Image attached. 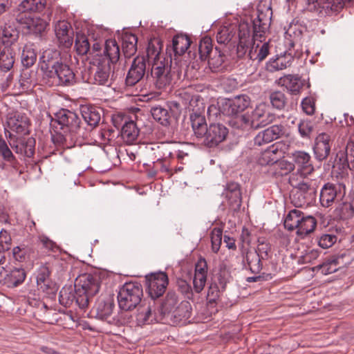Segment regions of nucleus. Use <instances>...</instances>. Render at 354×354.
<instances>
[{
  "label": "nucleus",
  "instance_id": "nucleus-31",
  "mask_svg": "<svg viewBox=\"0 0 354 354\" xmlns=\"http://www.w3.org/2000/svg\"><path fill=\"white\" fill-rule=\"evenodd\" d=\"M230 51L221 46H215L214 50L208 56L207 62L209 68L212 72H217L221 70L223 64L226 58V54Z\"/></svg>",
  "mask_w": 354,
  "mask_h": 354
},
{
  "label": "nucleus",
  "instance_id": "nucleus-32",
  "mask_svg": "<svg viewBox=\"0 0 354 354\" xmlns=\"http://www.w3.org/2000/svg\"><path fill=\"white\" fill-rule=\"evenodd\" d=\"M120 57V48L115 39H108L104 42V49L103 51V57L99 60L105 59L106 63L116 64Z\"/></svg>",
  "mask_w": 354,
  "mask_h": 354
},
{
  "label": "nucleus",
  "instance_id": "nucleus-46",
  "mask_svg": "<svg viewBox=\"0 0 354 354\" xmlns=\"http://www.w3.org/2000/svg\"><path fill=\"white\" fill-rule=\"evenodd\" d=\"M63 63L62 59L61 62H39L40 69L42 72V76L44 80H48V81L51 79L55 80V71L61 64Z\"/></svg>",
  "mask_w": 354,
  "mask_h": 354
},
{
  "label": "nucleus",
  "instance_id": "nucleus-40",
  "mask_svg": "<svg viewBox=\"0 0 354 354\" xmlns=\"http://www.w3.org/2000/svg\"><path fill=\"white\" fill-rule=\"evenodd\" d=\"M139 129L136 123L132 120H125L122 126L120 133L122 139L127 144H133L138 138Z\"/></svg>",
  "mask_w": 354,
  "mask_h": 354
},
{
  "label": "nucleus",
  "instance_id": "nucleus-18",
  "mask_svg": "<svg viewBox=\"0 0 354 354\" xmlns=\"http://www.w3.org/2000/svg\"><path fill=\"white\" fill-rule=\"evenodd\" d=\"M8 127L18 134L29 136L32 123L30 119L25 113L15 111L12 113L7 120Z\"/></svg>",
  "mask_w": 354,
  "mask_h": 354
},
{
  "label": "nucleus",
  "instance_id": "nucleus-43",
  "mask_svg": "<svg viewBox=\"0 0 354 354\" xmlns=\"http://www.w3.org/2000/svg\"><path fill=\"white\" fill-rule=\"evenodd\" d=\"M263 255H260L257 251H248L245 255L247 266L250 272L253 274H259L263 269L261 260L264 259Z\"/></svg>",
  "mask_w": 354,
  "mask_h": 354
},
{
  "label": "nucleus",
  "instance_id": "nucleus-38",
  "mask_svg": "<svg viewBox=\"0 0 354 354\" xmlns=\"http://www.w3.org/2000/svg\"><path fill=\"white\" fill-rule=\"evenodd\" d=\"M281 154V151L272 145L260 153L257 162L261 166H275L276 162L279 160V155Z\"/></svg>",
  "mask_w": 354,
  "mask_h": 354
},
{
  "label": "nucleus",
  "instance_id": "nucleus-50",
  "mask_svg": "<svg viewBox=\"0 0 354 354\" xmlns=\"http://www.w3.org/2000/svg\"><path fill=\"white\" fill-rule=\"evenodd\" d=\"M37 58L36 50L31 46L25 45L21 55V62L24 67L29 68L32 66Z\"/></svg>",
  "mask_w": 354,
  "mask_h": 354
},
{
  "label": "nucleus",
  "instance_id": "nucleus-13",
  "mask_svg": "<svg viewBox=\"0 0 354 354\" xmlns=\"http://www.w3.org/2000/svg\"><path fill=\"white\" fill-rule=\"evenodd\" d=\"M229 135L228 128L221 122H211L205 136L203 144L208 148H215L225 142Z\"/></svg>",
  "mask_w": 354,
  "mask_h": 354
},
{
  "label": "nucleus",
  "instance_id": "nucleus-54",
  "mask_svg": "<svg viewBox=\"0 0 354 354\" xmlns=\"http://www.w3.org/2000/svg\"><path fill=\"white\" fill-rule=\"evenodd\" d=\"M75 48L78 55H84L90 51V43L84 33H77Z\"/></svg>",
  "mask_w": 354,
  "mask_h": 354
},
{
  "label": "nucleus",
  "instance_id": "nucleus-22",
  "mask_svg": "<svg viewBox=\"0 0 354 354\" xmlns=\"http://www.w3.org/2000/svg\"><path fill=\"white\" fill-rule=\"evenodd\" d=\"M331 137L326 133H319L315 140L313 152L315 158L319 162L326 160L332 152Z\"/></svg>",
  "mask_w": 354,
  "mask_h": 354
},
{
  "label": "nucleus",
  "instance_id": "nucleus-34",
  "mask_svg": "<svg viewBox=\"0 0 354 354\" xmlns=\"http://www.w3.org/2000/svg\"><path fill=\"white\" fill-rule=\"evenodd\" d=\"M46 5V0H23L18 5L15 12L17 14L32 15V13L42 12Z\"/></svg>",
  "mask_w": 354,
  "mask_h": 354
},
{
  "label": "nucleus",
  "instance_id": "nucleus-35",
  "mask_svg": "<svg viewBox=\"0 0 354 354\" xmlns=\"http://www.w3.org/2000/svg\"><path fill=\"white\" fill-rule=\"evenodd\" d=\"M95 61L97 62V65L92 83L98 85H105L110 75L111 64L108 62L106 63L105 59L104 60L96 59Z\"/></svg>",
  "mask_w": 354,
  "mask_h": 354
},
{
  "label": "nucleus",
  "instance_id": "nucleus-33",
  "mask_svg": "<svg viewBox=\"0 0 354 354\" xmlns=\"http://www.w3.org/2000/svg\"><path fill=\"white\" fill-rule=\"evenodd\" d=\"M294 57L288 52L283 55H276L275 58H271L266 65L268 71L273 73L277 71L283 70L291 65Z\"/></svg>",
  "mask_w": 354,
  "mask_h": 354
},
{
  "label": "nucleus",
  "instance_id": "nucleus-14",
  "mask_svg": "<svg viewBox=\"0 0 354 354\" xmlns=\"http://www.w3.org/2000/svg\"><path fill=\"white\" fill-rule=\"evenodd\" d=\"M263 9L259 6L257 8V16L255 19H250V22L252 24V39H259L261 41V38L264 36L266 31L269 29L270 26L271 17L272 15V10L270 7H266L263 6Z\"/></svg>",
  "mask_w": 354,
  "mask_h": 354
},
{
  "label": "nucleus",
  "instance_id": "nucleus-17",
  "mask_svg": "<svg viewBox=\"0 0 354 354\" xmlns=\"http://www.w3.org/2000/svg\"><path fill=\"white\" fill-rule=\"evenodd\" d=\"M192 43L191 38L187 34L178 33L173 37L171 44H167L166 48V54L170 58L171 65L173 63L172 55L174 56V60L176 61L177 57L187 52Z\"/></svg>",
  "mask_w": 354,
  "mask_h": 354
},
{
  "label": "nucleus",
  "instance_id": "nucleus-8",
  "mask_svg": "<svg viewBox=\"0 0 354 354\" xmlns=\"http://www.w3.org/2000/svg\"><path fill=\"white\" fill-rule=\"evenodd\" d=\"M221 113L223 116L237 118L241 113L250 106V97L245 94L231 98H220Z\"/></svg>",
  "mask_w": 354,
  "mask_h": 354
},
{
  "label": "nucleus",
  "instance_id": "nucleus-39",
  "mask_svg": "<svg viewBox=\"0 0 354 354\" xmlns=\"http://www.w3.org/2000/svg\"><path fill=\"white\" fill-rule=\"evenodd\" d=\"M338 187L337 185L327 183L322 187L320 194L319 201L323 207H328L332 205L337 194Z\"/></svg>",
  "mask_w": 354,
  "mask_h": 354
},
{
  "label": "nucleus",
  "instance_id": "nucleus-58",
  "mask_svg": "<svg viewBox=\"0 0 354 354\" xmlns=\"http://www.w3.org/2000/svg\"><path fill=\"white\" fill-rule=\"evenodd\" d=\"M248 41H249L235 38L233 43L230 45V51L232 50H236V55L239 58L243 57L248 48Z\"/></svg>",
  "mask_w": 354,
  "mask_h": 354
},
{
  "label": "nucleus",
  "instance_id": "nucleus-49",
  "mask_svg": "<svg viewBox=\"0 0 354 354\" xmlns=\"http://www.w3.org/2000/svg\"><path fill=\"white\" fill-rule=\"evenodd\" d=\"M230 272L225 264L219 265L218 272L214 274V282L216 283L222 291L226 288L227 283L230 281Z\"/></svg>",
  "mask_w": 354,
  "mask_h": 354
},
{
  "label": "nucleus",
  "instance_id": "nucleus-15",
  "mask_svg": "<svg viewBox=\"0 0 354 354\" xmlns=\"http://www.w3.org/2000/svg\"><path fill=\"white\" fill-rule=\"evenodd\" d=\"M27 272L22 267H13L9 270L1 268L0 270V286L8 288H15L23 283Z\"/></svg>",
  "mask_w": 354,
  "mask_h": 354
},
{
  "label": "nucleus",
  "instance_id": "nucleus-16",
  "mask_svg": "<svg viewBox=\"0 0 354 354\" xmlns=\"http://www.w3.org/2000/svg\"><path fill=\"white\" fill-rule=\"evenodd\" d=\"M146 62L145 55H138L134 57L125 78L127 86H134L146 76Z\"/></svg>",
  "mask_w": 354,
  "mask_h": 354
},
{
  "label": "nucleus",
  "instance_id": "nucleus-10",
  "mask_svg": "<svg viewBox=\"0 0 354 354\" xmlns=\"http://www.w3.org/2000/svg\"><path fill=\"white\" fill-rule=\"evenodd\" d=\"M114 294L111 292L102 293L96 299L89 312V317L100 320H106L113 313L115 308Z\"/></svg>",
  "mask_w": 354,
  "mask_h": 354
},
{
  "label": "nucleus",
  "instance_id": "nucleus-59",
  "mask_svg": "<svg viewBox=\"0 0 354 354\" xmlns=\"http://www.w3.org/2000/svg\"><path fill=\"white\" fill-rule=\"evenodd\" d=\"M51 270L46 265H42L39 267L36 277L37 286H39L43 283L52 281L50 279Z\"/></svg>",
  "mask_w": 354,
  "mask_h": 354
},
{
  "label": "nucleus",
  "instance_id": "nucleus-51",
  "mask_svg": "<svg viewBox=\"0 0 354 354\" xmlns=\"http://www.w3.org/2000/svg\"><path fill=\"white\" fill-rule=\"evenodd\" d=\"M293 160L299 169H306L308 171V173L314 171V168L310 162V156L308 153L300 151H296L293 153Z\"/></svg>",
  "mask_w": 354,
  "mask_h": 354
},
{
  "label": "nucleus",
  "instance_id": "nucleus-19",
  "mask_svg": "<svg viewBox=\"0 0 354 354\" xmlns=\"http://www.w3.org/2000/svg\"><path fill=\"white\" fill-rule=\"evenodd\" d=\"M80 114L86 125L88 133L99 125L104 109L93 104H84L80 107Z\"/></svg>",
  "mask_w": 354,
  "mask_h": 354
},
{
  "label": "nucleus",
  "instance_id": "nucleus-7",
  "mask_svg": "<svg viewBox=\"0 0 354 354\" xmlns=\"http://www.w3.org/2000/svg\"><path fill=\"white\" fill-rule=\"evenodd\" d=\"M15 21L21 25V28L24 35H33L40 39L43 38L46 33L49 23L39 17H32L26 14L14 13Z\"/></svg>",
  "mask_w": 354,
  "mask_h": 354
},
{
  "label": "nucleus",
  "instance_id": "nucleus-60",
  "mask_svg": "<svg viewBox=\"0 0 354 354\" xmlns=\"http://www.w3.org/2000/svg\"><path fill=\"white\" fill-rule=\"evenodd\" d=\"M212 250L217 253L219 250L222 241L223 230L220 227H215L211 232Z\"/></svg>",
  "mask_w": 354,
  "mask_h": 354
},
{
  "label": "nucleus",
  "instance_id": "nucleus-57",
  "mask_svg": "<svg viewBox=\"0 0 354 354\" xmlns=\"http://www.w3.org/2000/svg\"><path fill=\"white\" fill-rule=\"evenodd\" d=\"M31 253H34L33 250L25 245L17 246L12 249L13 257L19 262L26 261V257H30Z\"/></svg>",
  "mask_w": 354,
  "mask_h": 354
},
{
  "label": "nucleus",
  "instance_id": "nucleus-45",
  "mask_svg": "<svg viewBox=\"0 0 354 354\" xmlns=\"http://www.w3.org/2000/svg\"><path fill=\"white\" fill-rule=\"evenodd\" d=\"M15 56L13 48H0V69L4 71H10L14 65Z\"/></svg>",
  "mask_w": 354,
  "mask_h": 354
},
{
  "label": "nucleus",
  "instance_id": "nucleus-48",
  "mask_svg": "<svg viewBox=\"0 0 354 354\" xmlns=\"http://www.w3.org/2000/svg\"><path fill=\"white\" fill-rule=\"evenodd\" d=\"M301 214H303V212L299 209H294L290 210L285 218L283 223L284 227L288 231H293L295 229L297 230L299 226Z\"/></svg>",
  "mask_w": 354,
  "mask_h": 354
},
{
  "label": "nucleus",
  "instance_id": "nucleus-26",
  "mask_svg": "<svg viewBox=\"0 0 354 354\" xmlns=\"http://www.w3.org/2000/svg\"><path fill=\"white\" fill-rule=\"evenodd\" d=\"M285 133V127L282 124H274L260 131L254 138L255 146H262L270 143L281 137Z\"/></svg>",
  "mask_w": 354,
  "mask_h": 354
},
{
  "label": "nucleus",
  "instance_id": "nucleus-47",
  "mask_svg": "<svg viewBox=\"0 0 354 354\" xmlns=\"http://www.w3.org/2000/svg\"><path fill=\"white\" fill-rule=\"evenodd\" d=\"M213 50V44L212 38L206 35L203 37L199 41L198 46V59L201 62H205L208 56L211 55Z\"/></svg>",
  "mask_w": 354,
  "mask_h": 354
},
{
  "label": "nucleus",
  "instance_id": "nucleus-62",
  "mask_svg": "<svg viewBox=\"0 0 354 354\" xmlns=\"http://www.w3.org/2000/svg\"><path fill=\"white\" fill-rule=\"evenodd\" d=\"M337 236L332 234H323L318 239V245L324 249L330 248L334 243H336Z\"/></svg>",
  "mask_w": 354,
  "mask_h": 354
},
{
  "label": "nucleus",
  "instance_id": "nucleus-23",
  "mask_svg": "<svg viewBox=\"0 0 354 354\" xmlns=\"http://www.w3.org/2000/svg\"><path fill=\"white\" fill-rule=\"evenodd\" d=\"M116 35L118 39L122 42V55L126 59L131 58L138 50V37L125 29L118 30Z\"/></svg>",
  "mask_w": 354,
  "mask_h": 354
},
{
  "label": "nucleus",
  "instance_id": "nucleus-63",
  "mask_svg": "<svg viewBox=\"0 0 354 354\" xmlns=\"http://www.w3.org/2000/svg\"><path fill=\"white\" fill-rule=\"evenodd\" d=\"M302 110L308 115H312L315 111V99L313 97H304L301 103Z\"/></svg>",
  "mask_w": 354,
  "mask_h": 354
},
{
  "label": "nucleus",
  "instance_id": "nucleus-30",
  "mask_svg": "<svg viewBox=\"0 0 354 354\" xmlns=\"http://www.w3.org/2000/svg\"><path fill=\"white\" fill-rule=\"evenodd\" d=\"M308 4H313L314 10L322 8L327 15L339 12L346 6L344 0H308Z\"/></svg>",
  "mask_w": 354,
  "mask_h": 354
},
{
  "label": "nucleus",
  "instance_id": "nucleus-4",
  "mask_svg": "<svg viewBox=\"0 0 354 354\" xmlns=\"http://www.w3.org/2000/svg\"><path fill=\"white\" fill-rule=\"evenodd\" d=\"M142 296L143 289L140 282L125 283L120 288L117 296L120 309L124 311L133 310L140 305Z\"/></svg>",
  "mask_w": 354,
  "mask_h": 354
},
{
  "label": "nucleus",
  "instance_id": "nucleus-2",
  "mask_svg": "<svg viewBox=\"0 0 354 354\" xmlns=\"http://www.w3.org/2000/svg\"><path fill=\"white\" fill-rule=\"evenodd\" d=\"M101 283L100 275L96 272L80 274L75 280L73 290L71 286L61 289L59 302L66 308H70L75 303L81 310H85L91 297L98 293Z\"/></svg>",
  "mask_w": 354,
  "mask_h": 354
},
{
  "label": "nucleus",
  "instance_id": "nucleus-24",
  "mask_svg": "<svg viewBox=\"0 0 354 354\" xmlns=\"http://www.w3.org/2000/svg\"><path fill=\"white\" fill-rule=\"evenodd\" d=\"M156 310L157 306H156L155 303L148 301L147 304H140L137 307V313L136 315V321L138 326H144L157 322Z\"/></svg>",
  "mask_w": 354,
  "mask_h": 354
},
{
  "label": "nucleus",
  "instance_id": "nucleus-55",
  "mask_svg": "<svg viewBox=\"0 0 354 354\" xmlns=\"http://www.w3.org/2000/svg\"><path fill=\"white\" fill-rule=\"evenodd\" d=\"M238 37L236 39L249 41L251 36V30L248 19H241L237 25Z\"/></svg>",
  "mask_w": 354,
  "mask_h": 354
},
{
  "label": "nucleus",
  "instance_id": "nucleus-9",
  "mask_svg": "<svg viewBox=\"0 0 354 354\" xmlns=\"http://www.w3.org/2000/svg\"><path fill=\"white\" fill-rule=\"evenodd\" d=\"M190 105L193 106L189 119L194 133L197 138L203 139L208 129L204 115L205 106L203 100L197 98L194 100L192 99Z\"/></svg>",
  "mask_w": 354,
  "mask_h": 354
},
{
  "label": "nucleus",
  "instance_id": "nucleus-28",
  "mask_svg": "<svg viewBox=\"0 0 354 354\" xmlns=\"http://www.w3.org/2000/svg\"><path fill=\"white\" fill-rule=\"evenodd\" d=\"M0 156L2 157L8 166L12 168L15 171L19 172V174L24 173V168L21 164V160L13 154L1 136H0Z\"/></svg>",
  "mask_w": 354,
  "mask_h": 354
},
{
  "label": "nucleus",
  "instance_id": "nucleus-56",
  "mask_svg": "<svg viewBox=\"0 0 354 354\" xmlns=\"http://www.w3.org/2000/svg\"><path fill=\"white\" fill-rule=\"evenodd\" d=\"M37 287L38 289H41L42 290L46 297L52 300L55 299L57 292L59 289V287L55 282L50 281Z\"/></svg>",
  "mask_w": 354,
  "mask_h": 354
},
{
  "label": "nucleus",
  "instance_id": "nucleus-11",
  "mask_svg": "<svg viewBox=\"0 0 354 354\" xmlns=\"http://www.w3.org/2000/svg\"><path fill=\"white\" fill-rule=\"evenodd\" d=\"M9 143L22 165L26 161V158H32L35 153L36 139L32 136L23 135L15 138H10Z\"/></svg>",
  "mask_w": 354,
  "mask_h": 354
},
{
  "label": "nucleus",
  "instance_id": "nucleus-42",
  "mask_svg": "<svg viewBox=\"0 0 354 354\" xmlns=\"http://www.w3.org/2000/svg\"><path fill=\"white\" fill-rule=\"evenodd\" d=\"M163 48V41L159 37H153L151 38L147 44V47L146 49V55L145 57H146V61L149 62V59L152 58L153 56V62H156L159 61V56L160 54L161 50Z\"/></svg>",
  "mask_w": 354,
  "mask_h": 354
},
{
  "label": "nucleus",
  "instance_id": "nucleus-52",
  "mask_svg": "<svg viewBox=\"0 0 354 354\" xmlns=\"http://www.w3.org/2000/svg\"><path fill=\"white\" fill-rule=\"evenodd\" d=\"M283 81L287 89L293 95L299 94L303 87L301 78L298 75H288L283 77Z\"/></svg>",
  "mask_w": 354,
  "mask_h": 354
},
{
  "label": "nucleus",
  "instance_id": "nucleus-44",
  "mask_svg": "<svg viewBox=\"0 0 354 354\" xmlns=\"http://www.w3.org/2000/svg\"><path fill=\"white\" fill-rule=\"evenodd\" d=\"M337 220H347L354 216V204L351 202H342L338 204L333 212Z\"/></svg>",
  "mask_w": 354,
  "mask_h": 354
},
{
  "label": "nucleus",
  "instance_id": "nucleus-27",
  "mask_svg": "<svg viewBox=\"0 0 354 354\" xmlns=\"http://www.w3.org/2000/svg\"><path fill=\"white\" fill-rule=\"evenodd\" d=\"M19 38V30L14 24L5 23L0 30V48H12Z\"/></svg>",
  "mask_w": 354,
  "mask_h": 354
},
{
  "label": "nucleus",
  "instance_id": "nucleus-25",
  "mask_svg": "<svg viewBox=\"0 0 354 354\" xmlns=\"http://www.w3.org/2000/svg\"><path fill=\"white\" fill-rule=\"evenodd\" d=\"M222 195L225 196L230 207L234 211H239L242 204L241 185L236 182L227 183Z\"/></svg>",
  "mask_w": 354,
  "mask_h": 354
},
{
  "label": "nucleus",
  "instance_id": "nucleus-37",
  "mask_svg": "<svg viewBox=\"0 0 354 354\" xmlns=\"http://www.w3.org/2000/svg\"><path fill=\"white\" fill-rule=\"evenodd\" d=\"M192 313L191 304L187 301H182L171 315L174 323L178 324L180 322H186L191 317Z\"/></svg>",
  "mask_w": 354,
  "mask_h": 354
},
{
  "label": "nucleus",
  "instance_id": "nucleus-12",
  "mask_svg": "<svg viewBox=\"0 0 354 354\" xmlns=\"http://www.w3.org/2000/svg\"><path fill=\"white\" fill-rule=\"evenodd\" d=\"M165 61V58H164V61H160L159 64L158 62H153L151 71H148L146 75V79L148 81H151L158 89L165 88L170 84L171 81L169 72L172 64H170L169 69H168Z\"/></svg>",
  "mask_w": 354,
  "mask_h": 354
},
{
  "label": "nucleus",
  "instance_id": "nucleus-36",
  "mask_svg": "<svg viewBox=\"0 0 354 354\" xmlns=\"http://www.w3.org/2000/svg\"><path fill=\"white\" fill-rule=\"evenodd\" d=\"M301 216L299 226L296 234L301 239H304L315 231L317 222L314 216L305 215L304 212Z\"/></svg>",
  "mask_w": 354,
  "mask_h": 354
},
{
  "label": "nucleus",
  "instance_id": "nucleus-21",
  "mask_svg": "<svg viewBox=\"0 0 354 354\" xmlns=\"http://www.w3.org/2000/svg\"><path fill=\"white\" fill-rule=\"evenodd\" d=\"M276 119L274 113L268 111L266 103H261L252 111V128L257 129L272 123Z\"/></svg>",
  "mask_w": 354,
  "mask_h": 354
},
{
  "label": "nucleus",
  "instance_id": "nucleus-61",
  "mask_svg": "<svg viewBox=\"0 0 354 354\" xmlns=\"http://www.w3.org/2000/svg\"><path fill=\"white\" fill-rule=\"evenodd\" d=\"M275 167L280 169L281 175H286L295 169V164L281 158V155H279V158L275 164Z\"/></svg>",
  "mask_w": 354,
  "mask_h": 354
},
{
  "label": "nucleus",
  "instance_id": "nucleus-41",
  "mask_svg": "<svg viewBox=\"0 0 354 354\" xmlns=\"http://www.w3.org/2000/svg\"><path fill=\"white\" fill-rule=\"evenodd\" d=\"M55 79L57 78L59 82L64 86H71L76 83L75 75L70 66L62 63L55 71Z\"/></svg>",
  "mask_w": 354,
  "mask_h": 354
},
{
  "label": "nucleus",
  "instance_id": "nucleus-20",
  "mask_svg": "<svg viewBox=\"0 0 354 354\" xmlns=\"http://www.w3.org/2000/svg\"><path fill=\"white\" fill-rule=\"evenodd\" d=\"M180 303L179 296L174 290H168L167 292L156 303L157 310L162 318L169 316L175 310Z\"/></svg>",
  "mask_w": 354,
  "mask_h": 354
},
{
  "label": "nucleus",
  "instance_id": "nucleus-53",
  "mask_svg": "<svg viewBox=\"0 0 354 354\" xmlns=\"http://www.w3.org/2000/svg\"><path fill=\"white\" fill-rule=\"evenodd\" d=\"M269 99L274 109L279 111L285 109L287 104V97L283 92L280 91H272L270 93Z\"/></svg>",
  "mask_w": 354,
  "mask_h": 354
},
{
  "label": "nucleus",
  "instance_id": "nucleus-29",
  "mask_svg": "<svg viewBox=\"0 0 354 354\" xmlns=\"http://www.w3.org/2000/svg\"><path fill=\"white\" fill-rule=\"evenodd\" d=\"M237 32V24H229L227 26H221L216 33V41L223 48L230 51V45L234 41Z\"/></svg>",
  "mask_w": 354,
  "mask_h": 354
},
{
  "label": "nucleus",
  "instance_id": "nucleus-64",
  "mask_svg": "<svg viewBox=\"0 0 354 354\" xmlns=\"http://www.w3.org/2000/svg\"><path fill=\"white\" fill-rule=\"evenodd\" d=\"M220 288L216 283H212L207 290V300L209 304H216L219 298Z\"/></svg>",
  "mask_w": 354,
  "mask_h": 354
},
{
  "label": "nucleus",
  "instance_id": "nucleus-6",
  "mask_svg": "<svg viewBox=\"0 0 354 354\" xmlns=\"http://www.w3.org/2000/svg\"><path fill=\"white\" fill-rule=\"evenodd\" d=\"M169 281L166 272L158 271L146 274L144 282L148 301L155 304L167 292Z\"/></svg>",
  "mask_w": 354,
  "mask_h": 354
},
{
  "label": "nucleus",
  "instance_id": "nucleus-3",
  "mask_svg": "<svg viewBox=\"0 0 354 354\" xmlns=\"http://www.w3.org/2000/svg\"><path fill=\"white\" fill-rule=\"evenodd\" d=\"M324 168L330 169L337 176L347 174L348 169L354 171V141L349 140L345 146L334 147Z\"/></svg>",
  "mask_w": 354,
  "mask_h": 354
},
{
  "label": "nucleus",
  "instance_id": "nucleus-5",
  "mask_svg": "<svg viewBox=\"0 0 354 354\" xmlns=\"http://www.w3.org/2000/svg\"><path fill=\"white\" fill-rule=\"evenodd\" d=\"M153 119L164 127L178 125L182 108L176 101L167 102L165 106L156 105L151 107Z\"/></svg>",
  "mask_w": 354,
  "mask_h": 354
},
{
  "label": "nucleus",
  "instance_id": "nucleus-1",
  "mask_svg": "<svg viewBox=\"0 0 354 354\" xmlns=\"http://www.w3.org/2000/svg\"><path fill=\"white\" fill-rule=\"evenodd\" d=\"M50 119L51 140L56 145L66 149L81 146L88 136L87 128L79 115L67 109H61Z\"/></svg>",
  "mask_w": 354,
  "mask_h": 354
}]
</instances>
